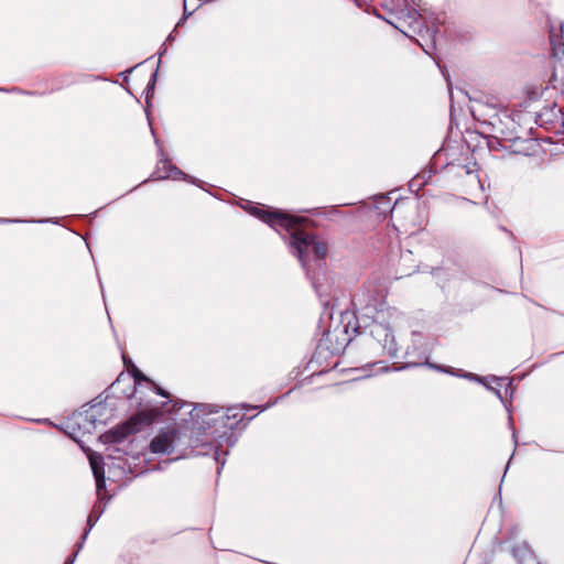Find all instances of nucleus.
<instances>
[{
	"label": "nucleus",
	"mask_w": 564,
	"mask_h": 564,
	"mask_svg": "<svg viewBox=\"0 0 564 564\" xmlns=\"http://www.w3.org/2000/svg\"><path fill=\"white\" fill-rule=\"evenodd\" d=\"M178 442V431L170 430L155 436L150 444V448L156 454H170L177 446Z\"/></svg>",
	"instance_id": "6"
},
{
	"label": "nucleus",
	"mask_w": 564,
	"mask_h": 564,
	"mask_svg": "<svg viewBox=\"0 0 564 564\" xmlns=\"http://www.w3.org/2000/svg\"><path fill=\"white\" fill-rule=\"evenodd\" d=\"M424 365H426L427 367H430L432 369H435L437 371L446 372V373H449V375L456 376V377H462L463 378V375L465 373V372H462L460 370L454 371V370H452L449 368H446V367H443V366H440V365L430 364L427 359L424 362Z\"/></svg>",
	"instance_id": "14"
},
{
	"label": "nucleus",
	"mask_w": 564,
	"mask_h": 564,
	"mask_svg": "<svg viewBox=\"0 0 564 564\" xmlns=\"http://www.w3.org/2000/svg\"><path fill=\"white\" fill-rule=\"evenodd\" d=\"M250 406L242 405L228 408L226 413H223L221 417V427L226 430H234L235 426L243 419L245 413L242 411L249 410Z\"/></svg>",
	"instance_id": "8"
},
{
	"label": "nucleus",
	"mask_w": 564,
	"mask_h": 564,
	"mask_svg": "<svg viewBox=\"0 0 564 564\" xmlns=\"http://www.w3.org/2000/svg\"><path fill=\"white\" fill-rule=\"evenodd\" d=\"M367 312L364 313V317H371L375 313H381V310H378L376 306L367 305Z\"/></svg>",
	"instance_id": "17"
},
{
	"label": "nucleus",
	"mask_w": 564,
	"mask_h": 564,
	"mask_svg": "<svg viewBox=\"0 0 564 564\" xmlns=\"http://www.w3.org/2000/svg\"><path fill=\"white\" fill-rule=\"evenodd\" d=\"M463 378L470 380V381H476L481 384H487V382H489V377H480V376L471 373V372H465L463 375Z\"/></svg>",
	"instance_id": "15"
},
{
	"label": "nucleus",
	"mask_w": 564,
	"mask_h": 564,
	"mask_svg": "<svg viewBox=\"0 0 564 564\" xmlns=\"http://www.w3.org/2000/svg\"><path fill=\"white\" fill-rule=\"evenodd\" d=\"M554 110L556 112L555 115H560L561 113V110L558 108L554 107Z\"/></svg>",
	"instance_id": "20"
},
{
	"label": "nucleus",
	"mask_w": 564,
	"mask_h": 564,
	"mask_svg": "<svg viewBox=\"0 0 564 564\" xmlns=\"http://www.w3.org/2000/svg\"><path fill=\"white\" fill-rule=\"evenodd\" d=\"M101 406L99 405H93L89 410L85 411L83 416V420L87 423H89L93 427L96 426L97 422L99 420L97 416L100 414Z\"/></svg>",
	"instance_id": "11"
},
{
	"label": "nucleus",
	"mask_w": 564,
	"mask_h": 564,
	"mask_svg": "<svg viewBox=\"0 0 564 564\" xmlns=\"http://www.w3.org/2000/svg\"><path fill=\"white\" fill-rule=\"evenodd\" d=\"M252 214L275 230L282 228L290 232L289 243L292 253L299 258L303 267H306L310 261L322 260L326 256V243L302 230V224L305 221L303 218L281 210H268L259 207H253Z\"/></svg>",
	"instance_id": "1"
},
{
	"label": "nucleus",
	"mask_w": 564,
	"mask_h": 564,
	"mask_svg": "<svg viewBox=\"0 0 564 564\" xmlns=\"http://www.w3.org/2000/svg\"><path fill=\"white\" fill-rule=\"evenodd\" d=\"M123 362L127 367V370L131 372L134 381L135 393L142 392V383H145L150 390H152L155 394L161 395L165 399L170 398L169 392L156 386L153 381H151L148 377H145L137 366L130 360L127 359L126 356H122Z\"/></svg>",
	"instance_id": "5"
},
{
	"label": "nucleus",
	"mask_w": 564,
	"mask_h": 564,
	"mask_svg": "<svg viewBox=\"0 0 564 564\" xmlns=\"http://www.w3.org/2000/svg\"><path fill=\"white\" fill-rule=\"evenodd\" d=\"M223 413L218 406L212 404H197L191 411L193 423V433L199 435L209 432L214 437L223 436L226 431L220 433Z\"/></svg>",
	"instance_id": "3"
},
{
	"label": "nucleus",
	"mask_w": 564,
	"mask_h": 564,
	"mask_svg": "<svg viewBox=\"0 0 564 564\" xmlns=\"http://www.w3.org/2000/svg\"><path fill=\"white\" fill-rule=\"evenodd\" d=\"M552 50L555 56L563 54L564 43L558 39L556 42L551 37Z\"/></svg>",
	"instance_id": "16"
},
{
	"label": "nucleus",
	"mask_w": 564,
	"mask_h": 564,
	"mask_svg": "<svg viewBox=\"0 0 564 564\" xmlns=\"http://www.w3.org/2000/svg\"><path fill=\"white\" fill-rule=\"evenodd\" d=\"M386 370H387V367H384V366H379V367L377 368V370H376V373H378V372H383V371H386Z\"/></svg>",
	"instance_id": "19"
},
{
	"label": "nucleus",
	"mask_w": 564,
	"mask_h": 564,
	"mask_svg": "<svg viewBox=\"0 0 564 564\" xmlns=\"http://www.w3.org/2000/svg\"><path fill=\"white\" fill-rule=\"evenodd\" d=\"M89 464L96 479V491L99 500L105 498L102 494L105 487V471H104V459L102 456L97 453H90L88 455Z\"/></svg>",
	"instance_id": "7"
},
{
	"label": "nucleus",
	"mask_w": 564,
	"mask_h": 564,
	"mask_svg": "<svg viewBox=\"0 0 564 564\" xmlns=\"http://www.w3.org/2000/svg\"><path fill=\"white\" fill-rule=\"evenodd\" d=\"M412 366H417V364H406L405 367H412Z\"/></svg>",
	"instance_id": "21"
},
{
	"label": "nucleus",
	"mask_w": 564,
	"mask_h": 564,
	"mask_svg": "<svg viewBox=\"0 0 564 564\" xmlns=\"http://www.w3.org/2000/svg\"><path fill=\"white\" fill-rule=\"evenodd\" d=\"M328 315V317H333V312H329V313H326Z\"/></svg>",
	"instance_id": "22"
},
{
	"label": "nucleus",
	"mask_w": 564,
	"mask_h": 564,
	"mask_svg": "<svg viewBox=\"0 0 564 564\" xmlns=\"http://www.w3.org/2000/svg\"><path fill=\"white\" fill-rule=\"evenodd\" d=\"M372 333H377L378 335H379V333H383L384 334L383 349L387 350L389 356H391V357L397 356L398 349H397V346L394 343V336L389 330V328L383 326L381 323H376L375 329H372Z\"/></svg>",
	"instance_id": "9"
},
{
	"label": "nucleus",
	"mask_w": 564,
	"mask_h": 564,
	"mask_svg": "<svg viewBox=\"0 0 564 564\" xmlns=\"http://www.w3.org/2000/svg\"><path fill=\"white\" fill-rule=\"evenodd\" d=\"M156 174L159 178H173L180 180L184 176V173L174 166L167 160L160 161L156 169Z\"/></svg>",
	"instance_id": "10"
},
{
	"label": "nucleus",
	"mask_w": 564,
	"mask_h": 564,
	"mask_svg": "<svg viewBox=\"0 0 564 564\" xmlns=\"http://www.w3.org/2000/svg\"><path fill=\"white\" fill-rule=\"evenodd\" d=\"M323 340L333 354H340L358 334L359 319H329Z\"/></svg>",
	"instance_id": "2"
},
{
	"label": "nucleus",
	"mask_w": 564,
	"mask_h": 564,
	"mask_svg": "<svg viewBox=\"0 0 564 564\" xmlns=\"http://www.w3.org/2000/svg\"><path fill=\"white\" fill-rule=\"evenodd\" d=\"M163 413L162 406L152 404L144 405V409L131 416L129 421L121 427L122 436L139 432L144 426L152 424Z\"/></svg>",
	"instance_id": "4"
},
{
	"label": "nucleus",
	"mask_w": 564,
	"mask_h": 564,
	"mask_svg": "<svg viewBox=\"0 0 564 564\" xmlns=\"http://www.w3.org/2000/svg\"><path fill=\"white\" fill-rule=\"evenodd\" d=\"M102 512H104V508H99L98 506L94 507V510L89 514L88 520H87L88 530L85 531L83 539H86L88 531L94 527L95 522L98 520V518L100 517V514Z\"/></svg>",
	"instance_id": "13"
},
{
	"label": "nucleus",
	"mask_w": 564,
	"mask_h": 564,
	"mask_svg": "<svg viewBox=\"0 0 564 564\" xmlns=\"http://www.w3.org/2000/svg\"><path fill=\"white\" fill-rule=\"evenodd\" d=\"M156 74H153L151 82L148 85V88H152L154 86Z\"/></svg>",
	"instance_id": "18"
},
{
	"label": "nucleus",
	"mask_w": 564,
	"mask_h": 564,
	"mask_svg": "<svg viewBox=\"0 0 564 564\" xmlns=\"http://www.w3.org/2000/svg\"><path fill=\"white\" fill-rule=\"evenodd\" d=\"M505 381L503 378H498L495 376L489 377V382L487 384H484L488 390L492 391L498 399L502 401V395L500 393L499 388L501 387V383Z\"/></svg>",
	"instance_id": "12"
}]
</instances>
